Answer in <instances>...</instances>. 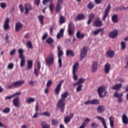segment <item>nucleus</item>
Segmentation results:
<instances>
[{"instance_id":"f257e3e1","label":"nucleus","mask_w":128,"mask_h":128,"mask_svg":"<svg viewBox=\"0 0 128 128\" xmlns=\"http://www.w3.org/2000/svg\"><path fill=\"white\" fill-rule=\"evenodd\" d=\"M56 108L60 110V112H64V108H66V100L60 99L56 104Z\"/></svg>"},{"instance_id":"f03ea898","label":"nucleus","mask_w":128,"mask_h":128,"mask_svg":"<svg viewBox=\"0 0 128 128\" xmlns=\"http://www.w3.org/2000/svg\"><path fill=\"white\" fill-rule=\"evenodd\" d=\"M54 62V56L53 53H50L45 59V62L48 66H52Z\"/></svg>"},{"instance_id":"7ed1b4c3","label":"nucleus","mask_w":128,"mask_h":128,"mask_svg":"<svg viewBox=\"0 0 128 128\" xmlns=\"http://www.w3.org/2000/svg\"><path fill=\"white\" fill-rule=\"evenodd\" d=\"M24 84V80H20L18 81H16L12 84L9 86H8V88H18V86H22Z\"/></svg>"},{"instance_id":"20e7f679","label":"nucleus","mask_w":128,"mask_h":128,"mask_svg":"<svg viewBox=\"0 0 128 128\" xmlns=\"http://www.w3.org/2000/svg\"><path fill=\"white\" fill-rule=\"evenodd\" d=\"M78 62H76L74 66L72 68V73H73V78L74 80H78V76L76 74V70L78 69Z\"/></svg>"},{"instance_id":"39448f33","label":"nucleus","mask_w":128,"mask_h":128,"mask_svg":"<svg viewBox=\"0 0 128 128\" xmlns=\"http://www.w3.org/2000/svg\"><path fill=\"white\" fill-rule=\"evenodd\" d=\"M74 32V24L70 22L68 25V34L69 36H72Z\"/></svg>"},{"instance_id":"423d86ee","label":"nucleus","mask_w":128,"mask_h":128,"mask_svg":"<svg viewBox=\"0 0 128 128\" xmlns=\"http://www.w3.org/2000/svg\"><path fill=\"white\" fill-rule=\"evenodd\" d=\"M64 82V80H62L59 82L58 84L56 86L54 92L56 94H60V90L62 88V84Z\"/></svg>"},{"instance_id":"0eeeda50","label":"nucleus","mask_w":128,"mask_h":128,"mask_svg":"<svg viewBox=\"0 0 128 128\" xmlns=\"http://www.w3.org/2000/svg\"><path fill=\"white\" fill-rule=\"evenodd\" d=\"M88 54V48L84 46L80 51V60H82Z\"/></svg>"},{"instance_id":"6e6552de","label":"nucleus","mask_w":128,"mask_h":128,"mask_svg":"<svg viewBox=\"0 0 128 128\" xmlns=\"http://www.w3.org/2000/svg\"><path fill=\"white\" fill-rule=\"evenodd\" d=\"M64 0H58L57 4L56 6V12H60V10H62V4L64 2Z\"/></svg>"},{"instance_id":"1a4fd4ad","label":"nucleus","mask_w":128,"mask_h":128,"mask_svg":"<svg viewBox=\"0 0 128 128\" xmlns=\"http://www.w3.org/2000/svg\"><path fill=\"white\" fill-rule=\"evenodd\" d=\"M94 26L100 28L102 26V22L100 20V18H97L96 20L94 22Z\"/></svg>"},{"instance_id":"9d476101","label":"nucleus","mask_w":128,"mask_h":128,"mask_svg":"<svg viewBox=\"0 0 128 128\" xmlns=\"http://www.w3.org/2000/svg\"><path fill=\"white\" fill-rule=\"evenodd\" d=\"M110 4L108 5V6L106 7L104 12V14L102 18V20H106V17L108 16V14H110Z\"/></svg>"},{"instance_id":"9b49d317","label":"nucleus","mask_w":128,"mask_h":128,"mask_svg":"<svg viewBox=\"0 0 128 128\" xmlns=\"http://www.w3.org/2000/svg\"><path fill=\"white\" fill-rule=\"evenodd\" d=\"M106 91V88L104 86H100L98 89V94L100 98H104L102 96V92H104Z\"/></svg>"},{"instance_id":"f8f14e48","label":"nucleus","mask_w":128,"mask_h":128,"mask_svg":"<svg viewBox=\"0 0 128 128\" xmlns=\"http://www.w3.org/2000/svg\"><path fill=\"white\" fill-rule=\"evenodd\" d=\"M123 94L121 93L120 94H118V92H116L114 93V98H118V102H122V96Z\"/></svg>"},{"instance_id":"ddd939ff","label":"nucleus","mask_w":128,"mask_h":128,"mask_svg":"<svg viewBox=\"0 0 128 128\" xmlns=\"http://www.w3.org/2000/svg\"><path fill=\"white\" fill-rule=\"evenodd\" d=\"M4 28L5 30H10V18H6L4 24Z\"/></svg>"},{"instance_id":"4468645a","label":"nucleus","mask_w":128,"mask_h":128,"mask_svg":"<svg viewBox=\"0 0 128 128\" xmlns=\"http://www.w3.org/2000/svg\"><path fill=\"white\" fill-rule=\"evenodd\" d=\"M25 12L24 14H28L30 10H32V7L30 4H25Z\"/></svg>"},{"instance_id":"2eb2a0df","label":"nucleus","mask_w":128,"mask_h":128,"mask_svg":"<svg viewBox=\"0 0 128 128\" xmlns=\"http://www.w3.org/2000/svg\"><path fill=\"white\" fill-rule=\"evenodd\" d=\"M96 118L98 120H100L101 122H102V124L103 125L104 128H108V126H106V120H104V118L100 116H96Z\"/></svg>"},{"instance_id":"dca6fc26","label":"nucleus","mask_w":128,"mask_h":128,"mask_svg":"<svg viewBox=\"0 0 128 128\" xmlns=\"http://www.w3.org/2000/svg\"><path fill=\"white\" fill-rule=\"evenodd\" d=\"M13 105L16 108H19L20 106V98L17 97L13 100L12 101Z\"/></svg>"},{"instance_id":"f3484780","label":"nucleus","mask_w":128,"mask_h":128,"mask_svg":"<svg viewBox=\"0 0 128 128\" xmlns=\"http://www.w3.org/2000/svg\"><path fill=\"white\" fill-rule=\"evenodd\" d=\"M112 66L110 64L107 63L105 64L104 67V72L105 74H110V67Z\"/></svg>"},{"instance_id":"a211bd4d","label":"nucleus","mask_w":128,"mask_h":128,"mask_svg":"<svg viewBox=\"0 0 128 128\" xmlns=\"http://www.w3.org/2000/svg\"><path fill=\"white\" fill-rule=\"evenodd\" d=\"M64 28H61L59 32L57 34V35L56 36V38H58V40H60L62 38H64Z\"/></svg>"},{"instance_id":"6ab92c4d","label":"nucleus","mask_w":128,"mask_h":128,"mask_svg":"<svg viewBox=\"0 0 128 128\" xmlns=\"http://www.w3.org/2000/svg\"><path fill=\"white\" fill-rule=\"evenodd\" d=\"M122 122L124 124H128V117L126 114H123L122 115Z\"/></svg>"},{"instance_id":"aec40b11","label":"nucleus","mask_w":128,"mask_h":128,"mask_svg":"<svg viewBox=\"0 0 128 128\" xmlns=\"http://www.w3.org/2000/svg\"><path fill=\"white\" fill-rule=\"evenodd\" d=\"M22 23L18 22L16 23V27H15V30L17 32H20V30H22Z\"/></svg>"},{"instance_id":"412c9836","label":"nucleus","mask_w":128,"mask_h":128,"mask_svg":"<svg viewBox=\"0 0 128 128\" xmlns=\"http://www.w3.org/2000/svg\"><path fill=\"white\" fill-rule=\"evenodd\" d=\"M86 18V16L84 14H80L78 15L77 17L75 18L76 22H78V20H84Z\"/></svg>"},{"instance_id":"4be33fe9","label":"nucleus","mask_w":128,"mask_h":128,"mask_svg":"<svg viewBox=\"0 0 128 128\" xmlns=\"http://www.w3.org/2000/svg\"><path fill=\"white\" fill-rule=\"evenodd\" d=\"M98 62H94L92 65V72H96V69L98 68Z\"/></svg>"},{"instance_id":"5701e85b","label":"nucleus","mask_w":128,"mask_h":128,"mask_svg":"<svg viewBox=\"0 0 128 128\" xmlns=\"http://www.w3.org/2000/svg\"><path fill=\"white\" fill-rule=\"evenodd\" d=\"M118 36V30H114L110 32L109 34L110 38H116V36Z\"/></svg>"},{"instance_id":"b1692460","label":"nucleus","mask_w":128,"mask_h":128,"mask_svg":"<svg viewBox=\"0 0 128 128\" xmlns=\"http://www.w3.org/2000/svg\"><path fill=\"white\" fill-rule=\"evenodd\" d=\"M122 86V84H116L112 86V90H119Z\"/></svg>"},{"instance_id":"393cba45","label":"nucleus","mask_w":128,"mask_h":128,"mask_svg":"<svg viewBox=\"0 0 128 128\" xmlns=\"http://www.w3.org/2000/svg\"><path fill=\"white\" fill-rule=\"evenodd\" d=\"M94 14L91 13L90 14H89V16H88V20L87 22V24H88V26H90V24L92 20H94Z\"/></svg>"},{"instance_id":"a878e982","label":"nucleus","mask_w":128,"mask_h":128,"mask_svg":"<svg viewBox=\"0 0 128 128\" xmlns=\"http://www.w3.org/2000/svg\"><path fill=\"white\" fill-rule=\"evenodd\" d=\"M106 54L108 56V58H114V52L113 50H108L106 52Z\"/></svg>"},{"instance_id":"bb28decb","label":"nucleus","mask_w":128,"mask_h":128,"mask_svg":"<svg viewBox=\"0 0 128 128\" xmlns=\"http://www.w3.org/2000/svg\"><path fill=\"white\" fill-rule=\"evenodd\" d=\"M58 58H60L64 56V52L60 46H58Z\"/></svg>"},{"instance_id":"cd10ccee","label":"nucleus","mask_w":128,"mask_h":128,"mask_svg":"<svg viewBox=\"0 0 128 128\" xmlns=\"http://www.w3.org/2000/svg\"><path fill=\"white\" fill-rule=\"evenodd\" d=\"M106 110V108L104 106H99L96 109L97 112H104Z\"/></svg>"},{"instance_id":"c85d7f7f","label":"nucleus","mask_w":128,"mask_h":128,"mask_svg":"<svg viewBox=\"0 0 128 128\" xmlns=\"http://www.w3.org/2000/svg\"><path fill=\"white\" fill-rule=\"evenodd\" d=\"M110 120V128H114V117L112 116H110L109 118Z\"/></svg>"},{"instance_id":"c756f323","label":"nucleus","mask_w":128,"mask_h":128,"mask_svg":"<svg viewBox=\"0 0 128 128\" xmlns=\"http://www.w3.org/2000/svg\"><path fill=\"white\" fill-rule=\"evenodd\" d=\"M68 96V92H66L61 94V98L60 100H62L66 101V98Z\"/></svg>"},{"instance_id":"7c9ffc66","label":"nucleus","mask_w":128,"mask_h":128,"mask_svg":"<svg viewBox=\"0 0 128 128\" xmlns=\"http://www.w3.org/2000/svg\"><path fill=\"white\" fill-rule=\"evenodd\" d=\"M27 68L28 70H30L32 68L33 62L32 60H28L27 61Z\"/></svg>"},{"instance_id":"2f4dec72","label":"nucleus","mask_w":128,"mask_h":128,"mask_svg":"<svg viewBox=\"0 0 128 128\" xmlns=\"http://www.w3.org/2000/svg\"><path fill=\"white\" fill-rule=\"evenodd\" d=\"M84 82H86V80H84V78H80L78 82L74 84V86H78V84H84Z\"/></svg>"},{"instance_id":"473e14b6","label":"nucleus","mask_w":128,"mask_h":128,"mask_svg":"<svg viewBox=\"0 0 128 128\" xmlns=\"http://www.w3.org/2000/svg\"><path fill=\"white\" fill-rule=\"evenodd\" d=\"M64 22H66V18H64V16H60L59 19V24H64Z\"/></svg>"},{"instance_id":"72a5a7b5","label":"nucleus","mask_w":128,"mask_h":128,"mask_svg":"<svg viewBox=\"0 0 128 128\" xmlns=\"http://www.w3.org/2000/svg\"><path fill=\"white\" fill-rule=\"evenodd\" d=\"M104 32V29L102 28L97 29L93 32V34L94 36H98V34H100V32Z\"/></svg>"},{"instance_id":"f704fd0d","label":"nucleus","mask_w":128,"mask_h":128,"mask_svg":"<svg viewBox=\"0 0 128 128\" xmlns=\"http://www.w3.org/2000/svg\"><path fill=\"white\" fill-rule=\"evenodd\" d=\"M78 38H84V34H80V32L78 31L76 34Z\"/></svg>"},{"instance_id":"c9c22d12","label":"nucleus","mask_w":128,"mask_h":128,"mask_svg":"<svg viewBox=\"0 0 128 128\" xmlns=\"http://www.w3.org/2000/svg\"><path fill=\"white\" fill-rule=\"evenodd\" d=\"M112 21L113 22H118V15L114 14L112 18Z\"/></svg>"},{"instance_id":"e433bc0d","label":"nucleus","mask_w":128,"mask_h":128,"mask_svg":"<svg viewBox=\"0 0 128 128\" xmlns=\"http://www.w3.org/2000/svg\"><path fill=\"white\" fill-rule=\"evenodd\" d=\"M38 20L40 23V24H44V17L42 15H40L38 17Z\"/></svg>"},{"instance_id":"4c0bfd02","label":"nucleus","mask_w":128,"mask_h":128,"mask_svg":"<svg viewBox=\"0 0 128 128\" xmlns=\"http://www.w3.org/2000/svg\"><path fill=\"white\" fill-rule=\"evenodd\" d=\"M20 58L21 60L20 66L22 68V66H24V65L26 64V58L24 57Z\"/></svg>"},{"instance_id":"58836bf2","label":"nucleus","mask_w":128,"mask_h":128,"mask_svg":"<svg viewBox=\"0 0 128 128\" xmlns=\"http://www.w3.org/2000/svg\"><path fill=\"white\" fill-rule=\"evenodd\" d=\"M66 54L67 56H74V52H72V50H67Z\"/></svg>"},{"instance_id":"ea45409f","label":"nucleus","mask_w":128,"mask_h":128,"mask_svg":"<svg viewBox=\"0 0 128 128\" xmlns=\"http://www.w3.org/2000/svg\"><path fill=\"white\" fill-rule=\"evenodd\" d=\"M41 125L42 128H50V125L46 124V121H42L41 122Z\"/></svg>"},{"instance_id":"a19ab883","label":"nucleus","mask_w":128,"mask_h":128,"mask_svg":"<svg viewBox=\"0 0 128 128\" xmlns=\"http://www.w3.org/2000/svg\"><path fill=\"white\" fill-rule=\"evenodd\" d=\"M18 52L19 54L20 58H24V50H22V49H19L18 50Z\"/></svg>"},{"instance_id":"79ce46f5","label":"nucleus","mask_w":128,"mask_h":128,"mask_svg":"<svg viewBox=\"0 0 128 128\" xmlns=\"http://www.w3.org/2000/svg\"><path fill=\"white\" fill-rule=\"evenodd\" d=\"M91 104H100V101L96 99L91 100Z\"/></svg>"},{"instance_id":"37998d69","label":"nucleus","mask_w":128,"mask_h":128,"mask_svg":"<svg viewBox=\"0 0 128 128\" xmlns=\"http://www.w3.org/2000/svg\"><path fill=\"white\" fill-rule=\"evenodd\" d=\"M52 126H58L60 124V122L58 120L54 119L52 120Z\"/></svg>"},{"instance_id":"c03bdc74","label":"nucleus","mask_w":128,"mask_h":128,"mask_svg":"<svg viewBox=\"0 0 128 128\" xmlns=\"http://www.w3.org/2000/svg\"><path fill=\"white\" fill-rule=\"evenodd\" d=\"M34 100H36V99H34V98H30L26 100V102L28 104H30V102H34Z\"/></svg>"},{"instance_id":"a18cd8bd","label":"nucleus","mask_w":128,"mask_h":128,"mask_svg":"<svg viewBox=\"0 0 128 128\" xmlns=\"http://www.w3.org/2000/svg\"><path fill=\"white\" fill-rule=\"evenodd\" d=\"M88 8H89V10H92V8H94V3L92 2H90V3L88 5Z\"/></svg>"},{"instance_id":"49530a36","label":"nucleus","mask_w":128,"mask_h":128,"mask_svg":"<svg viewBox=\"0 0 128 128\" xmlns=\"http://www.w3.org/2000/svg\"><path fill=\"white\" fill-rule=\"evenodd\" d=\"M46 44H52L54 42V39L52 38H49L47 39L46 40Z\"/></svg>"},{"instance_id":"de8ad7c7","label":"nucleus","mask_w":128,"mask_h":128,"mask_svg":"<svg viewBox=\"0 0 128 128\" xmlns=\"http://www.w3.org/2000/svg\"><path fill=\"white\" fill-rule=\"evenodd\" d=\"M10 112V108L7 107L2 111V112H4V114H8Z\"/></svg>"},{"instance_id":"09e8293b","label":"nucleus","mask_w":128,"mask_h":128,"mask_svg":"<svg viewBox=\"0 0 128 128\" xmlns=\"http://www.w3.org/2000/svg\"><path fill=\"white\" fill-rule=\"evenodd\" d=\"M76 90L78 92H82V84H78Z\"/></svg>"},{"instance_id":"8fccbe9b","label":"nucleus","mask_w":128,"mask_h":128,"mask_svg":"<svg viewBox=\"0 0 128 128\" xmlns=\"http://www.w3.org/2000/svg\"><path fill=\"white\" fill-rule=\"evenodd\" d=\"M70 120L69 116H66L64 118V122L66 124H68L70 122Z\"/></svg>"},{"instance_id":"3c124183","label":"nucleus","mask_w":128,"mask_h":128,"mask_svg":"<svg viewBox=\"0 0 128 128\" xmlns=\"http://www.w3.org/2000/svg\"><path fill=\"white\" fill-rule=\"evenodd\" d=\"M122 50H126V42H122L120 43Z\"/></svg>"},{"instance_id":"603ef678","label":"nucleus","mask_w":128,"mask_h":128,"mask_svg":"<svg viewBox=\"0 0 128 128\" xmlns=\"http://www.w3.org/2000/svg\"><path fill=\"white\" fill-rule=\"evenodd\" d=\"M58 62L59 64L60 68H62V58L60 57H58Z\"/></svg>"},{"instance_id":"864d4df0","label":"nucleus","mask_w":128,"mask_h":128,"mask_svg":"<svg viewBox=\"0 0 128 128\" xmlns=\"http://www.w3.org/2000/svg\"><path fill=\"white\" fill-rule=\"evenodd\" d=\"M0 6L2 8H3V10H4V8H6V4L4 2H2L0 4Z\"/></svg>"},{"instance_id":"5fc2aeb1","label":"nucleus","mask_w":128,"mask_h":128,"mask_svg":"<svg viewBox=\"0 0 128 128\" xmlns=\"http://www.w3.org/2000/svg\"><path fill=\"white\" fill-rule=\"evenodd\" d=\"M52 84V80H49L46 84L47 88H50Z\"/></svg>"},{"instance_id":"6e6d98bb","label":"nucleus","mask_w":128,"mask_h":128,"mask_svg":"<svg viewBox=\"0 0 128 128\" xmlns=\"http://www.w3.org/2000/svg\"><path fill=\"white\" fill-rule=\"evenodd\" d=\"M8 68H9V70H12V68H14V64L12 63L9 64L8 66Z\"/></svg>"},{"instance_id":"4d7b16f0","label":"nucleus","mask_w":128,"mask_h":128,"mask_svg":"<svg viewBox=\"0 0 128 128\" xmlns=\"http://www.w3.org/2000/svg\"><path fill=\"white\" fill-rule=\"evenodd\" d=\"M39 72H40V70H38L36 68L34 69V74L36 76H38Z\"/></svg>"},{"instance_id":"13d9d810","label":"nucleus","mask_w":128,"mask_h":128,"mask_svg":"<svg viewBox=\"0 0 128 128\" xmlns=\"http://www.w3.org/2000/svg\"><path fill=\"white\" fill-rule=\"evenodd\" d=\"M27 44L29 48H32V42H30V41L28 42Z\"/></svg>"},{"instance_id":"bf43d9fd","label":"nucleus","mask_w":128,"mask_h":128,"mask_svg":"<svg viewBox=\"0 0 128 128\" xmlns=\"http://www.w3.org/2000/svg\"><path fill=\"white\" fill-rule=\"evenodd\" d=\"M91 126L93 128H97L98 127V124L96 122L92 123Z\"/></svg>"},{"instance_id":"052dcab7","label":"nucleus","mask_w":128,"mask_h":128,"mask_svg":"<svg viewBox=\"0 0 128 128\" xmlns=\"http://www.w3.org/2000/svg\"><path fill=\"white\" fill-rule=\"evenodd\" d=\"M54 4H50L49 8L50 9V10L52 12L53 10H54Z\"/></svg>"},{"instance_id":"680f3d73","label":"nucleus","mask_w":128,"mask_h":128,"mask_svg":"<svg viewBox=\"0 0 128 128\" xmlns=\"http://www.w3.org/2000/svg\"><path fill=\"white\" fill-rule=\"evenodd\" d=\"M48 33H44V34L42 36V40H46V38H48Z\"/></svg>"},{"instance_id":"e2e57ef3","label":"nucleus","mask_w":128,"mask_h":128,"mask_svg":"<svg viewBox=\"0 0 128 128\" xmlns=\"http://www.w3.org/2000/svg\"><path fill=\"white\" fill-rule=\"evenodd\" d=\"M54 26H52L50 28V34H52L54 32Z\"/></svg>"},{"instance_id":"0e129e2a","label":"nucleus","mask_w":128,"mask_h":128,"mask_svg":"<svg viewBox=\"0 0 128 128\" xmlns=\"http://www.w3.org/2000/svg\"><path fill=\"white\" fill-rule=\"evenodd\" d=\"M42 114L43 116H50V114L49 112H44Z\"/></svg>"},{"instance_id":"69168bd1","label":"nucleus","mask_w":128,"mask_h":128,"mask_svg":"<svg viewBox=\"0 0 128 128\" xmlns=\"http://www.w3.org/2000/svg\"><path fill=\"white\" fill-rule=\"evenodd\" d=\"M19 8H20V10L21 12H24V6H22V4H20L19 6Z\"/></svg>"},{"instance_id":"338daca9","label":"nucleus","mask_w":128,"mask_h":128,"mask_svg":"<svg viewBox=\"0 0 128 128\" xmlns=\"http://www.w3.org/2000/svg\"><path fill=\"white\" fill-rule=\"evenodd\" d=\"M84 104H92V100H88L86 102H84Z\"/></svg>"},{"instance_id":"774afa93","label":"nucleus","mask_w":128,"mask_h":128,"mask_svg":"<svg viewBox=\"0 0 128 128\" xmlns=\"http://www.w3.org/2000/svg\"><path fill=\"white\" fill-rule=\"evenodd\" d=\"M38 112H35L33 116L34 118H36L38 116Z\"/></svg>"}]
</instances>
